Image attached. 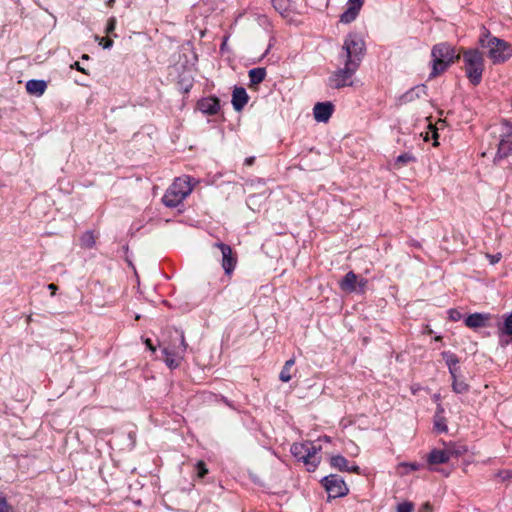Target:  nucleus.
<instances>
[{"mask_svg": "<svg viewBox=\"0 0 512 512\" xmlns=\"http://www.w3.org/2000/svg\"><path fill=\"white\" fill-rule=\"evenodd\" d=\"M413 161H415V158H414L413 155H411L409 153H404V154L399 155L396 158L394 165H395L396 168L400 169L403 166H405L408 163L413 162Z\"/></svg>", "mask_w": 512, "mask_h": 512, "instance_id": "cd10ccee", "label": "nucleus"}, {"mask_svg": "<svg viewBox=\"0 0 512 512\" xmlns=\"http://www.w3.org/2000/svg\"><path fill=\"white\" fill-rule=\"evenodd\" d=\"M343 57L345 61H353L359 66L364 51V41L357 34H349L343 44Z\"/></svg>", "mask_w": 512, "mask_h": 512, "instance_id": "423d86ee", "label": "nucleus"}, {"mask_svg": "<svg viewBox=\"0 0 512 512\" xmlns=\"http://www.w3.org/2000/svg\"><path fill=\"white\" fill-rule=\"evenodd\" d=\"M294 365V360L290 359L285 362V365L283 366L281 372H280V380L283 382H288L291 380L292 376L290 373V370L292 366Z\"/></svg>", "mask_w": 512, "mask_h": 512, "instance_id": "bb28decb", "label": "nucleus"}, {"mask_svg": "<svg viewBox=\"0 0 512 512\" xmlns=\"http://www.w3.org/2000/svg\"><path fill=\"white\" fill-rule=\"evenodd\" d=\"M273 7L284 18L292 19L295 13V7L291 0H272Z\"/></svg>", "mask_w": 512, "mask_h": 512, "instance_id": "2eb2a0df", "label": "nucleus"}, {"mask_svg": "<svg viewBox=\"0 0 512 512\" xmlns=\"http://www.w3.org/2000/svg\"><path fill=\"white\" fill-rule=\"evenodd\" d=\"M254 160H255V158H254V157L246 158V159H245V164H246L247 166H251V165L254 163Z\"/></svg>", "mask_w": 512, "mask_h": 512, "instance_id": "37998d69", "label": "nucleus"}, {"mask_svg": "<svg viewBox=\"0 0 512 512\" xmlns=\"http://www.w3.org/2000/svg\"><path fill=\"white\" fill-rule=\"evenodd\" d=\"M363 3H364V0H348V8L341 15V18H340L341 22L350 23L353 20H355Z\"/></svg>", "mask_w": 512, "mask_h": 512, "instance_id": "ddd939ff", "label": "nucleus"}, {"mask_svg": "<svg viewBox=\"0 0 512 512\" xmlns=\"http://www.w3.org/2000/svg\"><path fill=\"white\" fill-rule=\"evenodd\" d=\"M462 317V314L456 310V309H451L449 310V318L453 321H458L460 320Z\"/></svg>", "mask_w": 512, "mask_h": 512, "instance_id": "473e14b6", "label": "nucleus"}, {"mask_svg": "<svg viewBox=\"0 0 512 512\" xmlns=\"http://www.w3.org/2000/svg\"><path fill=\"white\" fill-rule=\"evenodd\" d=\"M497 158L507 157L512 153V124L504 123L501 126Z\"/></svg>", "mask_w": 512, "mask_h": 512, "instance_id": "9d476101", "label": "nucleus"}, {"mask_svg": "<svg viewBox=\"0 0 512 512\" xmlns=\"http://www.w3.org/2000/svg\"><path fill=\"white\" fill-rule=\"evenodd\" d=\"M319 450L320 447L312 442L294 443L291 446V453L307 466L308 471L315 470L320 463V457L317 455Z\"/></svg>", "mask_w": 512, "mask_h": 512, "instance_id": "20e7f679", "label": "nucleus"}, {"mask_svg": "<svg viewBox=\"0 0 512 512\" xmlns=\"http://www.w3.org/2000/svg\"><path fill=\"white\" fill-rule=\"evenodd\" d=\"M71 68L72 69H76L77 71L83 73V74H88V72L85 70V68H83L79 62H74L72 65H71Z\"/></svg>", "mask_w": 512, "mask_h": 512, "instance_id": "e433bc0d", "label": "nucleus"}, {"mask_svg": "<svg viewBox=\"0 0 512 512\" xmlns=\"http://www.w3.org/2000/svg\"><path fill=\"white\" fill-rule=\"evenodd\" d=\"M358 67L359 66L356 65L353 61H345L344 68L335 71L329 78L330 86L333 88H342L352 85L351 77L356 72Z\"/></svg>", "mask_w": 512, "mask_h": 512, "instance_id": "6e6552de", "label": "nucleus"}, {"mask_svg": "<svg viewBox=\"0 0 512 512\" xmlns=\"http://www.w3.org/2000/svg\"><path fill=\"white\" fill-rule=\"evenodd\" d=\"M367 281L365 279L358 280L357 275L354 272H348L340 282V287L345 292L357 291L359 287L360 291H363Z\"/></svg>", "mask_w": 512, "mask_h": 512, "instance_id": "f8f14e48", "label": "nucleus"}, {"mask_svg": "<svg viewBox=\"0 0 512 512\" xmlns=\"http://www.w3.org/2000/svg\"><path fill=\"white\" fill-rule=\"evenodd\" d=\"M197 469H198V476L200 478H203L208 473V469L206 468L203 461H199L197 463Z\"/></svg>", "mask_w": 512, "mask_h": 512, "instance_id": "2f4dec72", "label": "nucleus"}, {"mask_svg": "<svg viewBox=\"0 0 512 512\" xmlns=\"http://www.w3.org/2000/svg\"><path fill=\"white\" fill-rule=\"evenodd\" d=\"M323 485L330 497H343L348 494L349 489L345 481L337 475H329L323 479Z\"/></svg>", "mask_w": 512, "mask_h": 512, "instance_id": "1a4fd4ad", "label": "nucleus"}, {"mask_svg": "<svg viewBox=\"0 0 512 512\" xmlns=\"http://www.w3.org/2000/svg\"><path fill=\"white\" fill-rule=\"evenodd\" d=\"M480 45L487 52L488 57L493 63H502L512 56V47L506 41L497 37L491 36L488 31H485L480 37Z\"/></svg>", "mask_w": 512, "mask_h": 512, "instance_id": "f257e3e1", "label": "nucleus"}, {"mask_svg": "<svg viewBox=\"0 0 512 512\" xmlns=\"http://www.w3.org/2000/svg\"><path fill=\"white\" fill-rule=\"evenodd\" d=\"M435 340H436V341H439V340H441V337H440V336H437V337L435 338Z\"/></svg>", "mask_w": 512, "mask_h": 512, "instance_id": "49530a36", "label": "nucleus"}, {"mask_svg": "<svg viewBox=\"0 0 512 512\" xmlns=\"http://www.w3.org/2000/svg\"><path fill=\"white\" fill-rule=\"evenodd\" d=\"M47 89V83L44 80H29L26 83V90L29 94L42 96Z\"/></svg>", "mask_w": 512, "mask_h": 512, "instance_id": "f3484780", "label": "nucleus"}, {"mask_svg": "<svg viewBox=\"0 0 512 512\" xmlns=\"http://www.w3.org/2000/svg\"><path fill=\"white\" fill-rule=\"evenodd\" d=\"M429 127L432 130V138L435 140L433 145L437 146L438 145V142H437V138H438L437 128L433 127L432 124H429Z\"/></svg>", "mask_w": 512, "mask_h": 512, "instance_id": "58836bf2", "label": "nucleus"}, {"mask_svg": "<svg viewBox=\"0 0 512 512\" xmlns=\"http://www.w3.org/2000/svg\"><path fill=\"white\" fill-rule=\"evenodd\" d=\"M216 247H218L222 254V267L226 274H231L236 266L237 258L233 254V251L230 246L224 243H216Z\"/></svg>", "mask_w": 512, "mask_h": 512, "instance_id": "9b49d317", "label": "nucleus"}, {"mask_svg": "<svg viewBox=\"0 0 512 512\" xmlns=\"http://www.w3.org/2000/svg\"><path fill=\"white\" fill-rule=\"evenodd\" d=\"M504 331L505 333H507L508 335H511L512 336V314L509 315L506 320H505V323H504Z\"/></svg>", "mask_w": 512, "mask_h": 512, "instance_id": "7c9ffc66", "label": "nucleus"}, {"mask_svg": "<svg viewBox=\"0 0 512 512\" xmlns=\"http://www.w3.org/2000/svg\"><path fill=\"white\" fill-rule=\"evenodd\" d=\"M330 463L341 471L359 473V467L357 465L349 466L347 460L341 455L332 456Z\"/></svg>", "mask_w": 512, "mask_h": 512, "instance_id": "dca6fc26", "label": "nucleus"}, {"mask_svg": "<svg viewBox=\"0 0 512 512\" xmlns=\"http://www.w3.org/2000/svg\"><path fill=\"white\" fill-rule=\"evenodd\" d=\"M2 501H7V500H6V498H5V497H3V496H1V495H0V503H1Z\"/></svg>", "mask_w": 512, "mask_h": 512, "instance_id": "a18cd8bd", "label": "nucleus"}, {"mask_svg": "<svg viewBox=\"0 0 512 512\" xmlns=\"http://www.w3.org/2000/svg\"><path fill=\"white\" fill-rule=\"evenodd\" d=\"M82 59L87 60V59H89V56H88L87 54H83V55H82Z\"/></svg>", "mask_w": 512, "mask_h": 512, "instance_id": "c03bdc74", "label": "nucleus"}, {"mask_svg": "<svg viewBox=\"0 0 512 512\" xmlns=\"http://www.w3.org/2000/svg\"><path fill=\"white\" fill-rule=\"evenodd\" d=\"M219 108L220 103L216 98H206L199 102V109L205 114H216Z\"/></svg>", "mask_w": 512, "mask_h": 512, "instance_id": "a211bd4d", "label": "nucleus"}, {"mask_svg": "<svg viewBox=\"0 0 512 512\" xmlns=\"http://www.w3.org/2000/svg\"><path fill=\"white\" fill-rule=\"evenodd\" d=\"M430 464H443L447 463L449 459V455L446 452V449L442 450H432L427 458Z\"/></svg>", "mask_w": 512, "mask_h": 512, "instance_id": "412c9836", "label": "nucleus"}, {"mask_svg": "<svg viewBox=\"0 0 512 512\" xmlns=\"http://www.w3.org/2000/svg\"><path fill=\"white\" fill-rule=\"evenodd\" d=\"M464 69L470 82L478 85L482 79L484 60L477 50H468L463 53Z\"/></svg>", "mask_w": 512, "mask_h": 512, "instance_id": "39448f33", "label": "nucleus"}, {"mask_svg": "<svg viewBox=\"0 0 512 512\" xmlns=\"http://www.w3.org/2000/svg\"><path fill=\"white\" fill-rule=\"evenodd\" d=\"M419 469V465L416 463H400L396 467V473L400 476H404L409 474L411 471H415Z\"/></svg>", "mask_w": 512, "mask_h": 512, "instance_id": "b1692460", "label": "nucleus"}, {"mask_svg": "<svg viewBox=\"0 0 512 512\" xmlns=\"http://www.w3.org/2000/svg\"><path fill=\"white\" fill-rule=\"evenodd\" d=\"M487 257L489 258L491 264H496L500 261L501 254L488 255Z\"/></svg>", "mask_w": 512, "mask_h": 512, "instance_id": "4c0bfd02", "label": "nucleus"}, {"mask_svg": "<svg viewBox=\"0 0 512 512\" xmlns=\"http://www.w3.org/2000/svg\"><path fill=\"white\" fill-rule=\"evenodd\" d=\"M248 95L243 88H235L232 95V104L235 110L240 111L247 103Z\"/></svg>", "mask_w": 512, "mask_h": 512, "instance_id": "6ab92c4d", "label": "nucleus"}, {"mask_svg": "<svg viewBox=\"0 0 512 512\" xmlns=\"http://www.w3.org/2000/svg\"><path fill=\"white\" fill-rule=\"evenodd\" d=\"M0 512H15L14 508L7 501L0 503Z\"/></svg>", "mask_w": 512, "mask_h": 512, "instance_id": "72a5a7b5", "label": "nucleus"}, {"mask_svg": "<svg viewBox=\"0 0 512 512\" xmlns=\"http://www.w3.org/2000/svg\"><path fill=\"white\" fill-rule=\"evenodd\" d=\"M397 512H412L414 510V505L411 502H403L397 505Z\"/></svg>", "mask_w": 512, "mask_h": 512, "instance_id": "c85d7f7f", "label": "nucleus"}, {"mask_svg": "<svg viewBox=\"0 0 512 512\" xmlns=\"http://www.w3.org/2000/svg\"><path fill=\"white\" fill-rule=\"evenodd\" d=\"M431 54L433 57V70L431 72V77H436L444 72L452 63L455 62V60L459 58V55L456 54L454 48L445 43L435 45Z\"/></svg>", "mask_w": 512, "mask_h": 512, "instance_id": "f03ea898", "label": "nucleus"}, {"mask_svg": "<svg viewBox=\"0 0 512 512\" xmlns=\"http://www.w3.org/2000/svg\"><path fill=\"white\" fill-rule=\"evenodd\" d=\"M187 347L188 345L185 341L184 334L181 332L180 343L178 346H167L163 348V353L165 355L164 361L170 369H175L181 364Z\"/></svg>", "mask_w": 512, "mask_h": 512, "instance_id": "0eeeda50", "label": "nucleus"}, {"mask_svg": "<svg viewBox=\"0 0 512 512\" xmlns=\"http://www.w3.org/2000/svg\"><path fill=\"white\" fill-rule=\"evenodd\" d=\"M488 321V316L480 313H474L469 315L466 320L465 324L469 328H479L486 326Z\"/></svg>", "mask_w": 512, "mask_h": 512, "instance_id": "aec40b11", "label": "nucleus"}, {"mask_svg": "<svg viewBox=\"0 0 512 512\" xmlns=\"http://www.w3.org/2000/svg\"><path fill=\"white\" fill-rule=\"evenodd\" d=\"M113 2H114V0H109V4H111V3H113Z\"/></svg>", "mask_w": 512, "mask_h": 512, "instance_id": "de8ad7c7", "label": "nucleus"}, {"mask_svg": "<svg viewBox=\"0 0 512 512\" xmlns=\"http://www.w3.org/2000/svg\"><path fill=\"white\" fill-rule=\"evenodd\" d=\"M266 76V71L264 68H254L249 71V78L251 81V84L257 85L261 83Z\"/></svg>", "mask_w": 512, "mask_h": 512, "instance_id": "5701e85b", "label": "nucleus"}, {"mask_svg": "<svg viewBox=\"0 0 512 512\" xmlns=\"http://www.w3.org/2000/svg\"><path fill=\"white\" fill-rule=\"evenodd\" d=\"M442 355L446 361V364L448 365L451 377H455V374L458 373V368L456 367L459 362L458 358L449 352H444Z\"/></svg>", "mask_w": 512, "mask_h": 512, "instance_id": "4be33fe9", "label": "nucleus"}, {"mask_svg": "<svg viewBox=\"0 0 512 512\" xmlns=\"http://www.w3.org/2000/svg\"><path fill=\"white\" fill-rule=\"evenodd\" d=\"M145 344L146 346L152 351V352H155L156 351V348L155 346L152 344L151 340L150 339H146L145 341Z\"/></svg>", "mask_w": 512, "mask_h": 512, "instance_id": "a19ab883", "label": "nucleus"}, {"mask_svg": "<svg viewBox=\"0 0 512 512\" xmlns=\"http://www.w3.org/2000/svg\"><path fill=\"white\" fill-rule=\"evenodd\" d=\"M435 428L439 431V432H445L447 431V426L445 424V419L442 418V417H437L435 419Z\"/></svg>", "mask_w": 512, "mask_h": 512, "instance_id": "c756f323", "label": "nucleus"}, {"mask_svg": "<svg viewBox=\"0 0 512 512\" xmlns=\"http://www.w3.org/2000/svg\"><path fill=\"white\" fill-rule=\"evenodd\" d=\"M193 186L190 177L184 176L175 179L163 196V203L167 207H176L192 192Z\"/></svg>", "mask_w": 512, "mask_h": 512, "instance_id": "7ed1b4c3", "label": "nucleus"}, {"mask_svg": "<svg viewBox=\"0 0 512 512\" xmlns=\"http://www.w3.org/2000/svg\"><path fill=\"white\" fill-rule=\"evenodd\" d=\"M333 105L331 103H317L314 106V118L318 122H327L332 115Z\"/></svg>", "mask_w": 512, "mask_h": 512, "instance_id": "4468645a", "label": "nucleus"}, {"mask_svg": "<svg viewBox=\"0 0 512 512\" xmlns=\"http://www.w3.org/2000/svg\"><path fill=\"white\" fill-rule=\"evenodd\" d=\"M419 512H432V506L428 502H426L422 505Z\"/></svg>", "mask_w": 512, "mask_h": 512, "instance_id": "ea45409f", "label": "nucleus"}, {"mask_svg": "<svg viewBox=\"0 0 512 512\" xmlns=\"http://www.w3.org/2000/svg\"><path fill=\"white\" fill-rule=\"evenodd\" d=\"M99 44L102 45L104 49H108L112 47L113 40L110 38H101L99 39Z\"/></svg>", "mask_w": 512, "mask_h": 512, "instance_id": "f704fd0d", "label": "nucleus"}, {"mask_svg": "<svg viewBox=\"0 0 512 512\" xmlns=\"http://www.w3.org/2000/svg\"><path fill=\"white\" fill-rule=\"evenodd\" d=\"M115 27H116V19L115 18H110L108 20V23H107L106 32L107 33L113 32Z\"/></svg>", "mask_w": 512, "mask_h": 512, "instance_id": "c9c22d12", "label": "nucleus"}, {"mask_svg": "<svg viewBox=\"0 0 512 512\" xmlns=\"http://www.w3.org/2000/svg\"><path fill=\"white\" fill-rule=\"evenodd\" d=\"M48 289L51 291V294L54 295L57 290V286L55 284L51 283L48 285Z\"/></svg>", "mask_w": 512, "mask_h": 512, "instance_id": "79ce46f5", "label": "nucleus"}, {"mask_svg": "<svg viewBox=\"0 0 512 512\" xmlns=\"http://www.w3.org/2000/svg\"><path fill=\"white\" fill-rule=\"evenodd\" d=\"M452 379V389L454 392L461 394L468 391V384L464 380L459 379L457 373L455 374V377H452Z\"/></svg>", "mask_w": 512, "mask_h": 512, "instance_id": "393cba45", "label": "nucleus"}, {"mask_svg": "<svg viewBox=\"0 0 512 512\" xmlns=\"http://www.w3.org/2000/svg\"><path fill=\"white\" fill-rule=\"evenodd\" d=\"M446 452L449 455V459L453 457H458L466 452V447L456 444H451L445 447Z\"/></svg>", "mask_w": 512, "mask_h": 512, "instance_id": "a878e982", "label": "nucleus"}]
</instances>
